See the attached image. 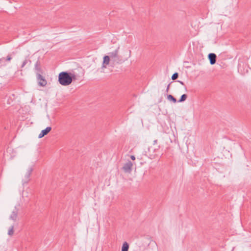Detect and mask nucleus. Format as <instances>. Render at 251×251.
<instances>
[{
	"label": "nucleus",
	"mask_w": 251,
	"mask_h": 251,
	"mask_svg": "<svg viewBox=\"0 0 251 251\" xmlns=\"http://www.w3.org/2000/svg\"><path fill=\"white\" fill-rule=\"evenodd\" d=\"M33 171V168L32 167L29 168L27 170L25 175V178L23 180V184L27 183L30 179V176Z\"/></svg>",
	"instance_id": "20e7f679"
},
{
	"label": "nucleus",
	"mask_w": 251,
	"mask_h": 251,
	"mask_svg": "<svg viewBox=\"0 0 251 251\" xmlns=\"http://www.w3.org/2000/svg\"><path fill=\"white\" fill-rule=\"evenodd\" d=\"M28 63H29V65H30L31 64V61L30 60L25 59L21 66V68H24L26 64H27Z\"/></svg>",
	"instance_id": "2eb2a0df"
},
{
	"label": "nucleus",
	"mask_w": 251,
	"mask_h": 251,
	"mask_svg": "<svg viewBox=\"0 0 251 251\" xmlns=\"http://www.w3.org/2000/svg\"><path fill=\"white\" fill-rule=\"evenodd\" d=\"M187 98V95L185 94L181 95L180 99L177 101L178 102H182L184 101Z\"/></svg>",
	"instance_id": "4468645a"
},
{
	"label": "nucleus",
	"mask_w": 251,
	"mask_h": 251,
	"mask_svg": "<svg viewBox=\"0 0 251 251\" xmlns=\"http://www.w3.org/2000/svg\"><path fill=\"white\" fill-rule=\"evenodd\" d=\"M119 49L120 48L119 47L117 48V49H116L113 51L108 53L109 56H110V58L111 61L113 63V64H121L123 62L122 60L118 55Z\"/></svg>",
	"instance_id": "f03ea898"
},
{
	"label": "nucleus",
	"mask_w": 251,
	"mask_h": 251,
	"mask_svg": "<svg viewBox=\"0 0 251 251\" xmlns=\"http://www.w3.org/2000/svg\"><path fill=\"white\" fill-rule=\"evenodd\" d=\"M177 82L180 83L182 85H185V84L183 81L177 80Z\"/></svg>",
	"instance_id": "4be33fe9"
},
{
	"label": "nucleus",
	"mask_w": 251,
	"mask_h": 251,
	"mask_svg": "<svg viewBox=\"0 0 251 251\" xmlns=\"http://www.w3.org/2000/svg\"><path fill=\"white\" fill-rule=\"evenodd\" d=\"M178 77V73H174L172 76V79L174 80H176V79Z\"/></svg>",
	"instance_id": "a211bd4d"
},
{
	"label": "nucleus",
	"mask_w": 251,
	"mask_h": 251,
	"mask_svg": "<svg viewBox=\"0 0 251 251\" xmlns=\"http://www.w3.org/2000/svg\"><path fill=\"white\" fill-rule=\"evenodd\" d=\"M70 72H62L58 75V82L62 86H68L71 84Z\"/></svg>",
	"instance_id": "f257e3e1"
},
{
	"label": "nucleus",
	"mask_w": 251,
	"mask_h": 251,
	"mask_svg": "<svg viewBox=\"0 0 251 251\" xmlns=\"http://www.w3.org/2000/svg\"><path fill=\"white\" fill-rule=\"evenodd\" d=\"M148 150L150 153L154 152V154H152V155L155 156L158 155L157 153L156 149L153 148L152 147H150L149 148Z\"/></svg>",
	"instance_id": "f8f14e48"
},
{
	"label": "nucleus",
	"mask_w": 251,
	"mask_h": 251,
	"mask_svg": "<svg viewBox=\"0 0 251 251\" xmlns=\"http://www.w3.org/2000/svg\"><path fill=\"white\" fill-rule=\"evenodd\" d=\"M130 158L132 160H134L135 159V157L134 155H131L130 156Z\"/></svg>",
	"instance_id": "5701e85b"
},
{
	"label": "nucleus",
	"mask_w": 251,
	"mask_h": 251,
	"mask_svg": "<svg viewBox=\"0 0 251 251\" xmlns=\"http://www.w3.org/2000/svg\"><path fill=\"white\" fill-rule=\"evenodd\" d=\"M167 99L170 101H172L174 103L177 102L176 99L172 95H168L167 96Z\"/></svg>",
	"instance_id": "ddd939ff"
},
{
	"label": "nucleus",
	"mask_w": 251,
	"mask_h": 251,
	"mask_svg": "<svg viewBox=\"0 0 251 251\" xmlns=\"http://www.w3.org/2000/svg\"><path fill=\"white\" fill-rule=\"evenodd\" d=\"M129 249V245L126 242H125L123 243L122 247V251H128Z\"/></svg>",
	"instance_id": "9b49d317"
},
{
	"label": "nucleus",
	"mask_w": 251,
	"mask_h": 251,
	"mask_svg": "<svg viewBox=\"0 0 251 251\" xmlns=\"http://www.w3.org/2000/svg\"><path fill=\"white\" fill-rule=\"evenodd\" d=\"M34 68L36 72V75L38 73H39L40 74H43V71H42L41 67V63L39 60H37L36 61V62L35 63Z\"/></svg>",
	"instance_id": "0eeeda50"
},
{
	"label": "nucleus",
	"mask_w": 251,
	"mask_h": 251,
	"mask_svg": "<svg viewBox=\"0 0 251 251\" xmlns=\"http://www.w3.org/2000/svg\"><path fill=\"white\" fill-rule=\"evenodd\" d=\"M12 57L10 55H8L6 58H5V61H10L11 60Z\"/></svg>",
	"instance_id": "aec40b11"
},
{
	"label": "nucleus",
	"mask_w": 251,
	"mask_h": 251,
	"mask_svg": "<svg viewBox=\"0 0 251 251\" xmlns=\"http://www.w3.org/2000/svg\"><path fill=\"white\" fill-rule=\"evenodd\" d=\"M110 60L109 55H105L103 58L102 67L106 68V66L109 64Z\"/></svg>",
	"instance_id": "1a4fd4ad"
},
{
	"label": "nucleus",
	"mask_w": 251,
	"mask_h": 251,
	"mask_svg": "<svg viewBox=\"0 0 251 251\" xmlns=\"http://www.w3.org/2000/svg\"><path fill=\"white\" fill-rule=\"evenodd\" d=\"M36 77L39 86L44 87L47 85V81L45 77L42 75V74L38 73L36 75Z\"/></svg>",
	"instance_id": "7ed1b4c3"
},
{
	"label": "nucleus",
	"mask_w": 251,
	"mask_h": 251,
	"mask_svg": "<svg viewBox=\"0 0 251 251\" xmlns=\"http://www.w3.org/2000/svg\"><path fill=\"white\" fill-rule=\"evenodd\" d=\"M172 83H173V82H171L170 83H169V84L168 85V86H167V87L166 90V92L167 93H168V91H169V87H170V85H171V84Z\"/></svg>",
	"instance_id": "412c9836"
},
{
	"label": "nucleus",
	"mask_w": 251,
	"mask_h": 251,
	"mask_svg": "<svg viewBox=\"0 0 251 251\" xmlns=\"http://www.w3.org/2000/svg\"><path fill=\"white\" fill-rule=\"evenodd\" d=\"M133 166L132 163L128 160L126 163H125L123 167V169L126 173H130L132 170V167Z\"/></svg>",
	"instance_id": "39448f33"
},
{
	"label": "nucleus",
	"mask_w": 251,
	"mask_h": 251,
	"mask_svg": "<svg viewBox=\"0 0 251 251\" xmlns=\"http://www.w3.org/2000/svg\"><path fill=\"white\" fill-rule=\"evenodd\" d=\"M208 57L209 60L210 64L213 65L216 63L217 56L215 53H209L208 55Z\"/></svg>",
	"instance_id": "6e6552de"
},
{
	"label": "nucleus",
	"mask_w": 251,
	"mask_h": 251,
	"mask_svg": "<svg viewBox=\"0 0 251 251\" xmlns=\"http://www.w3.org/2000/svg\"><path fill=\"white\" fill-rule=\"evenodd\" d=\"M18 216V210L15 209V210L13 211L10 216V219L15 221L17 220Z\"/></svg>",
	"instance_id": "9d476101"
},
{
	"label": "nucleus",
	"mask_w": 251,
	"mask_h": 251,
	"mask_svg": "<svg viewBox=\"0 0 251 251\" xmlns=\"http://www.w3.org/2000/svg\"><path fill=\"white\" fill-rule=\"evenodd\" d=\"M5 61V58L4 57H2L1 58H0V64H2V65H5L6 64H4V62Z\"/></svg>",
	"instance_id": "6ab92c4d"
},
{
	"label": "nucleus",
	"mask_w": 251,
	"mask_h": 251,
	"mask_svg": "<svg viewBox=\"0 0 251 251\" xmlns=\"http://www.w3.org/2000/svg\"><path fill=\"white\" fill-rule=\"evenodd\" d=\"M51 130V127L50 126L47 127L45 129H43L41 131L40 133L38 136L39 138H41L43 137L44 136L47 135Z\"/></svg>",
	"instance_id": "423d86ee"
},
{
	"label": "nucleus",
	"mask_w": 251,
	"mask_h": 251,
	"mask_svg": "<svg viewBox=\"0 0 251 251\" xmlns=\"http://www.w3.org/2000/svg\"><path fill=\"white\" fill-rule=\"evenodd\" d=\"M13 233H14V226H12L9 228L8 231V234L9 236H12L13 235Z\"/></svg>",
	"instance_id": "f3484780"
},
{
	"label": "nucleus",
	"mask_w": 251,
	"mask_h": 251,
	"mask_svg": "<svg viewBox=\"0 0 251 251\" xmlns=\"http://www.w3.org/2000/svg\"><path fill=\"white\" fill-rule=\"evenodd\" d=\"M157 142V140H155L154 141H153V145H155Z\"/></svg>",
	"instance_id": "b1692460"
},
{
	"label": "nucleus",
	"mask_w": 251,
	"mask_h": 251,
	"mask_svg": "<svg viewBox=\"0 0 251 251\" xmlns=\"http://www.w3.org/2000/svg\"><path fill=\"white\" fill-rule=\"evenodd\" d=\"M70 76L71 77V83L73 80H75L77 79V76L75 73H72L70 72Z\"/></svg>",
	"instance_id": "dca6fc26"
}]
</instances>
